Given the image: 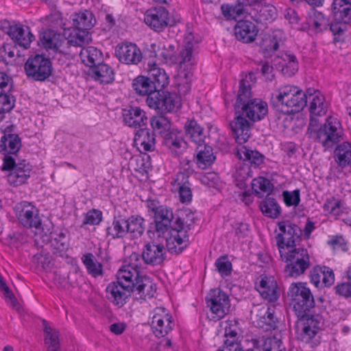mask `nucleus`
Returning a JSON list of instances; mask_svg holds the SVG:
<instances>
[{
  "label": "nucleus",
  "instance_id": "obj_53",
  "mask_svg": "<svg viewBox=\"0 0 351 351\" xmlns=\"http://www.w3.org/2000/svg\"><path fill=\"white\" fill-rule=\"evenodd\" d=\"M252 188L256 195L269 194L273 191L274 185L268 179L259 177L252 180Z\"/></svg>",
  "mask_w": 351,
  "mask_h": 351
},
{
  "label": "nucleus",
  "instance_id": "obj_16",
  "mask_svg": "<svg viewBox=\"0 0 351 351\" xmlns=\"http://www.w3.org/2000/svg\"><path fill=\"white\" fill-rule=\"evenodd\" d=\"M16 216L25 228H38L41 225L38 210L28 202H22L16 206Z\"/></svg>",
  "mask_w": 351,
  "mask_h": 351
},
{
  "label": "nucleus",
  "instance_id": "obj_4",
  "mask_svg": "<svg viewBox=\"0 0 351 351\" xmlns=\"http://www.w3.org/2000/svg\"><path fill=\"white\" fill-rule=\"evenodd\" d=\"M136 265L123 266L117 273V281L106 287L107 298L119 308L122 307L132 293V278L138 276Z\"/></svg>",
  "mask_w": 351,
  "mask_h": 351
},
{
  "label": "nucleus",
  "instance_id": "obj_46",
  "mask_svg": "<svg viewBox=\"0 0 351 351\" xmlns=\"http://www.w3.org/2000/svg\"><path fill=\"white\" fill-rule=\"evenodd\" d=\"M126 219L128 233L132 237L138 238L143 235L145 231V219L142 217L132 215Z\"/></svg>",
  "mask_w": 351,
  "mask_h": 351
},
{
  "label": "nucleus",
  "instance_id": "obj_45",
  "mask_svg": "<svg viewBox=\"0 0 351 351\" xmlns=\"http://www.w3.org/2000/svg\"><path fill=\"white\" fill-rule=\"evenodd\" d=\"M60 35L53 29L44 31L40 37L42 46L47 49H57L60 46Z\"/></svg>",
  "mask_w": 351,
  "mask_h": 351
},
{
  "label": "nucleus",
  "instance_id": "obj_51",
  "mask_svg": "<svg viewBox=\"0 0 351 351\" xmlns=\"http://www.w3.org/2000/svg\"><path fill=\"white\" fill-rule=\"evenodd\" d=\"M178 134H180V132L177 131V156H178V154H179L178 151V149H180V153L181 154L184 155V157H182L180 159V169H182L183 170L182 172H184V167H186V164L187 162V160H186V158H187L188 160H189V168L192 172L193 170L191 169V160L190 159L191 154L188 151V143L184 138H182L181 136H178Z\"/></svg>",
  "mask_w": 351,
  "mask_h": 351
},
{
  "label": "nucleus",
  "instance_id": "obj_23",
  "mask_svg": "<svg viewBox=\"0 0 351 351\" xmlns=\"http://www.w3.org/2000/svg\"><path fill=\"white\" fill-rule=\"evenodd\" d=\"M141 256L145 264L152 266L159 265L165 260L164 245L155 241L147 242L144 245Z\"/></svg>",
  "mask_w": 351,
  "mask_h": 351
},
{
  "label": "nucleus",
  "instance_id": "obj_6",
  "mask_svg": "<svg viewBox=\"0 0 351 351\" xmlns=\"http://www.w3.org/2000/svg\"><path fill=\"white\" fill-rule=\"evenodd\" d=\"M280 258L285 263V273L290 277L297 278L310 268L311 265L308 250L304 247H293L280 252Z\"/></svg>",
  "mask_w": 351,
  "mask_h": 351
},
{
  "label": "nucleus",
  "instance_id": "obj_64",
  "mask_svg": "<svg viewBox=\"0 0 351 351\" xmlns=\"http://www.w3.org/2000/svg\"><path fill=\"white\" fill-rule=\"evenodd\" d=\"M327 243L335 250H348L347 242L342 236L335 235L330 237Z\"/></svg>",
  "mask_w": 351,
  "mask_h": 351
},
{
  "label": "nucleus",
  "instance_id": "obj_39",
  "mask_svg": "<svg viewBox=\"0 0 351 351\" xmlns=\"http://www.w3.org/2000/svg\"><path fill=\"white\" fill-rule=\"evenodd\" d=\"M307 23L309 26L319 32L326 30L329 26V20L324 14L314 8L308 12Z\"/></svg>",
  "mask_w": 351,
  "mask_h": 351
},
{
  "label": "nucleus",
  "instance_id": "obj_43",
  "mask_svg": "<svg viewBox=\"0 0 351 351\" xmlns=\"http://www.w3.org/2000/svg\"><path fill=\"white\" fill-rule=\"evenodd\" d=\"M260 209L265 216L270 218H277L281 212L276 200L268 196L261 202Z\"/></svg>",
  "mask_w": 351,
  "mask_h": 351
},
{
  "label": "nucleus",
  "instance_id": "obj_61",
  "mask_svg": "<svg viewBox=\"0 0 351 351\" xmlns=\"http://www.w3.org/2000/svg\"><path fill=\"white\" fill-rule=\"evenodd\" d=\"M237 3L234 5L230 4H222L221 10L227 19H234L242 14V9Z\"/></svg>",
  "mask_w": 351,
  "mask_h": 351
},
{
  "label": "nucleus",
  "instance_id": "obj_56",
  "mask_svg": "<svg viewBox=\"0 0 351 351\" xmlns=\"http://www.w3.org/2000/svg\"><path fill=\"white\" fill-rule=\"evenodd\" d=\"M285 64L281 71L285 76L291 77L298 70V63L296 57L293 54H285L284 58Z\"/></svg>",
  "mask_w": 351,
  "mask_h": 351
},
{
  "label": "nucleus",
  "instance_id": "obj_36",
  "mask_svg": "<svg viewBox=\"0 0 351 351\" xmlns=\"http://www.w3.org/2000/svg\"><path fill=\"white\" fill-rule=\"evenodd\" d=\"M82 62L90 67L96 66L102 61V53L96 47L90 46L82 48L80 53Z\"/></svg>",
  "mask_w": 351,
  "mask_h": 351
},
{
  "label": "nucleus",
  "instance_id": "obj_27",
  "mask_svg": "<svg viewBox=\"0 0 351 351\" xmlns=\"http://www.w3.org/2000/svg\"><path fill=\"white\" fill-rule=\"evenodd\" d=\"M258 29L252 21L244 20L237 22L234 27L236 38L243 43H250L255 40Z\"/></svg>",
  "mask_w": 351,
  "mask_h": 351
},
{
  "label": "nucleus",
  "instance_id": "obj_63",
  "mask_svg": "<svg viewBox=\"0 0 351 351\" xmlns=\"http://www.w3.org/2000/svg\"><path fill=\"white\" fill-rule=\"evenodd\" d=\"M284 202L287 206H297L300 202V192L299 189L293 191H285L282 192Z\"/></svg>",
  "mask_w": 351,
  "mask_h": 351
},
{
  "label": "nucleus",
  "instance_id": "obj_29",
  "mask_svg": "<svg viewBox=\"0 0 351 351\" xmlns=\"http://www.w3.org/2000/svg\"><path fill=\"white\" fill-rule=\"evenodd\" d=\"M148 73L156 90L165 89L169 84V77L164 69L156 64H149Z\"/></svg>",
  "mask_w": 351,
  "mask_h": 351
},
{
  "label": "nucleus",
  "instance_id": "obj_5",
  "mask_svg": "<svg viewBox=\"0 0 351 351\" xmlns=\"http://www.w3.org/2000/svg\"><path fill=\"white\" fill-rule=\"evenodd\" d=\"M154 221L149 224L147 234L150 239L156 237L166 241V247L171 253L176 252V228L171 226L174 215L173 210L166 206L153 215Z\"/></svg>",
  "mask_w": 351,
  "mask_h": 351
},
{
  "label": "nucleus",
  "instance_id": "obj_13",
  "mask_svg": "<svg viewBox=\"0 0 351 351\" xmlns=\"http://www.w3.org/2000/svg\"><path fill=\"white\" fill-rule=\"evenodd\" d=\"M280 232L276 235L279 253L280 250L285 251L295 247V241L300 238L301 230L295 224L286 221H280L278 223Z\"/></svg>",
  "mask_w": 351,
  "mask_h": 351
},
{
  "label": "nucleus",
  "instance_id": "obj_24",
  "mask_svg": "<svg viewBox=\"0 0 351 351\" xmlns=\"http://www.w3.org/2000/svg\"><path fill=\"white\" fill-rule=\"evenodd\" d=\"M309 276L312 284L317 288L330 287L335 282L333 270L326 266L317 265L314 267L311 270Z\"/></svg>",
  "mask_w": 351,
  "mask_h": 351
},
{
  "label": "nucleus",
  "instance_id": "obj_57",
  "mask_svg": "<svg viewBox=\"0 0 351 351\" xmlns=\"http://www.w3.org/2000/svg\"><path fill=\"white\" fill-rule=\"evenodd\" d=\"M217 271L223 277L228 276L231 274L232 265L227 256H219L215 263Z\"/></svg>",
  "mask_w": 351,
  "mask_h": 351
},
{
  "label": "nucleus",
  "instance_id": "obj_30",
  "mask_svg": "<svg viewBox=\"0 0 351 351\" xmlns=\"http://www.w3.org/2000/svg\"><path fill=\"white\" fill-rule=\"evenodd\" d=\"M134 142L136 146H141L145 152H152L156 147V134L148 128H142L136 131Z\"/></svg>",
  "mask_w": 351,
  "mask_h": 351
},
{
  "label": "nucleus",
  "instance_id": "obj_18",
  "mask_svg": "<svg viewBox=\"0 0 351 351\" xmlns=\"http://www.w3.org/2000/svg\"><path fill=\"white\" fill-rule=\"evenodd\" d=\"M132 294L136 300H147L152 298L156 291V285L145 276H138L132 278Z\"/></svg>",
  "mask_w": 351,
  "mask_h": 351
},
{
  "label": "nucleus",
  "instance_id": "obj_28",
  "mask_svg": "<svg viewBox=\"0 0 351 351\" xmlns=\"http://www.w3.org/2000/svg\"><path fill=\"white\" fill-rule=\"evenodd\" d=\"M10 132L11 130L8 127L0 141V152L3 154L8 153L17 158L16 152L21 146V139L17 134L9 133Z\"/></svg>",
  "mask_w": 351,
  "mask_h": 351
},
{
  "label": "nucleus",
  "instance_id": "obj_41",
  "mask_svg": "<svg viewBox=\"0 0 351 351\" xmlns=\"http://www.w3.org/2000/svg\"><path fill=\"white\" fill-rule=\"evenodd\" d=\"M185 133L197 145L204 142V129L194 120L187 121L184 125Z\"/></svg>",
  "mask_w": 351,
  "mask_h": 351
},
{
  "label": "nucleus",
  "instance_id": "obj_17",
  "mask_svg": "<svg viewBox=\"0 0 351 351\" xmlns=\"http://www.w3.org/2000/svg\"><path fill=\"white\" fill-rule=\"evenodd\" d=\"M173 320L163 307L156 308L153 311L151 327L156 337H165L173 329Z\"/></svg>",
  "mask_w": 351,
  "mask_h": 351
},
{
  "label": "nucleus",
  "instance_id": "obj_40",
  "mask_svg": "<svg viewBox=\"0 0 351 351\" xmlns=\"http://www.w3.org/2000/svg\"><path fill=\"white\" fill-rule=\"evenodd\" d=\"M95 23L93 14L88 10L76 13L73 17V24L79 29L87 31L94 26Z\"/></svg>",
  "mask_w": 351,
  "mask_h": 351
},
{
  "label": "nucleus",
  "instance_id": "obj_14",
  "mask_svg": "<svg viewBox=\"0 0 351 351\" xmlns=\"http://www.w3.org/2000/svg\"><path fill=\"white\" fill-rule=\"evenodd\" d=\"M147 106L161 114L172 112L175 107V98L168 91L153 90L146 99Z\"/></svg>",
  "mask_w": 351,
  "mask_h": 351
},
{
  "label": "nucleus",
  "instance_id": "obj_10",
  "mask_svg": "<svg viewBox=\"0 0 351 351\" xmlns=\"http://www.w3.org/2000/svg\"><path fill=\"white\" fill-rule=\"evenodd\" d=\"M207 307L211 312L210 319L219 321L228 314L230 308L229 295L221 289L216 288L210 291L206 297Z\"/></svg>",
  "mask_w": 351,
  "mask_h": 351
},
{
  "label": "nucleus",
  "instance_id": "obj_52",
  "mask_svg": "<svg viewBox=\"0 0 351 351\" xmlns=\"http://www.w3.org/2000/svg\"><path fill=\"white\" fill-rule=\"evenodd\" d=\"M82 262L89 274L96 277L102 274V265L97 261L91 253H87L82 257Z\"/></svg>",
  "mask_w": 351,
  "mask_h": 351
},
{
  "label": "nucleus",
  "instance_id": "obj_3",
  "mask_svg": "<svg viewBox=\"0 0 351 351\" xmlns=\"http://www.w3.org/2000/svg\"><path fill=\"white\" fill-rule=\"evenodd\" d=\"M307 96L298 86L286 84L278 87L271 96V104L285 114L300 112L306 106Z\"/></svg>",
  "mask_w": 351,
  "mask_h": 351
},
{
  "label": "nucleus",
  "instance_id": "obj_19",
  "mask_svg": "<svg viewBox=\"0 0 351 351\" xmlns=\"http://www.w3.org/2000/svg\"><path fill=\"white\" fill-rule=\"evenodd\" d=\"M169 12L162 8H153L147 10L144 14V22L152 29L161 32L168 25Z\"/></svg>",
  "mask_w": 351,
  "mask_h": 351
},
{
  "label": "nucleus",
  "instance_id": "obj_11",
  "mask_svg": "<svg viewBox=\"0 0 351 351\" xmlns=\"http://www.w3.org/2000/svg\"><path fill=\"white\" fill-rule=\"evenodd\" d=\"M342 135V128L337 118L328 117L317 132L319 142L325 147L330 148L337 144Z\"/></svg>",
  "mask_w": 351,
  "mask_h": 351
},
{
  "label": "nucleus",
  "instance_id": "obj_26",
  "mask_svg": "<svg viewBox=\"0 0 351 351\" xmlns=\"http://www.w3.org/2000/svg\"><path fill=\"white\" fill-rule=\"evenodd\" d=\"M122 117L125 125L131 128H140L146 125V112L139 107H128L122 110Z\"/></svg>",
  "mask_w": 351,
  "mask_h": 351
},
{
  "label": "nucleus",
  "instance_id": "obj_60",
  "mask_svg": "<svg viewBox=\"0 0 351 351\" xmlns=\"http://www.w3.org/2000/svg\"><path fill=\"white\" fill-rule=\"evenodd\" d=\"M150 124L154 130H158L162 134L169 130L171 127L170 120L165 116L153 117L150 119Z\"/></svg>",
  "mask_w": 351,
  "mask_h": 351
},
{
  "label": "nucleus",
  "instance_id": "obj_42",
  "mask_svg": "<svg viewBox=\"0 0 351 351\" xmlns=\"http://www.w3.org/2000/svg\"><path fill=\"white\" fill-rule=\"evenodd\" d=\"M44 325L45 343L47 345L48 351H60L59 332L56 329L49 326L46 320L43 321Z\"/></svg>",
  "mask_w": 351,
  "mask_h": 351
},
{
  "label": "nucleus",
  "instance_id": "obj_1",
  "mask_svg": "<svg viewBox=\"0 0 351 351\" xmlns=\"http://www.w3.org/2000/svg\"><path fill=\"white\" fill-rule=\"evenodd\" d=\"M235 120L230 124L235 135L236 141L242 144L250 136V121L256 122L262 120L267 114V104L261 99H253L243 104L235 110Z\"/></svg>",
  "mask_w": 351,
  "mask_h": 351
},
{
  "label": "nucleus",
  "instance_id": "obj_20",
  "mask_svg": "<svg viewBox=\"0 0 351 351\" xmlns=\"http://www.w3.org/2000/svg\"><path fill=\"white\" fill-rule=\"evenodd\" d=\"M115 53L121 62L127 64H137L142 60L140 49L132 43H123L117 45Z\"/></svg>",
  "mask_w": 351,
  "mask_h": 351
},
{
  "label": "nucleus",
  "instance_id": "obj_49",
  "mask_svg": "<svg viewBox=\"0 0 351 351\" xmlns=\"http://www.w3.org/2000/svg\"><path fill=\"white\" fill-rule=\"evenodd\" d=\"M252 93L251 88L248 81L242 80L239 82V89L238 91L237 98L235 103V110L239 109L243 104L247 102L251 99Z\"/></svg>",
  "mask_w": 351,
  "mask_h": 351
},
{
  "label": "nucleus",
  "instance_id": "obj_7",
  "mask_svg": "<svg viewBox=\"0 0 351 351\" xmlns=\"http://www.w3.org/2000/svg\"><path fill=\"white\" fill-rule=\"evenodd\" d=\"M287 296L296 315H302L315 309L313 295L306 283H291Z\"/></svg>",
  "mask_w": 351,
  "mask_h": 351
},
{
  "label": "nucleus",
  "instance_id": "obj_38",
  "mask_svg": "<svg viewBox=\"0 0 351 351\" xmlns=\"http://www.w3.org/2000/svg\"><path fill=\"white\" fill-rule=\"evenodd\" d=\"M51 246L53 253L63 256L64 252L69 249V241L66 234L62 231L51 233Z\"/></svg>",
  "mask_w": 351,
  "mask_h": 351
},
{
  "label": "nucleus",
  "instance_id": "obj_47",
  "mask_svg": "<svg viewBox=\"0 0 351 351\" xmlns=\"http://www.w3.org/2000/svg\"><path fill=\"white\" fill-rule=\"evenodd\" d=\"M308 93L310 97H312L309 107L311 113L317 116L324 114L327 110V105L324 101V96L319 93L312 95L311 90H308Z\"/></svg>",
  "mask_w": 351,
  "mask_h": 351
},
{
  "label": "nucleus",
  "instance_id": "obj_34",
  "mask_svg": "<svg viewBox=\"0 0 351 351\" xmlns=\"http://www.w3.org/2000/svg\"><path fill=\"white\" fill-rule=\"evenodd\" d=\"M275 309L274 306H269L263 311L261 310L257 315V326L265 331L275 329L277 326V318L274 315Z\"/></svg>",
  "mask_w": 351,
  "mask_h": 351
},
{
  "label": "nucleus",
  "instance_id": "obj_59",
  "mask_svg": "<svg viewBox=\"0 0 351 351\" xmlns=\"http://www.w3.org/2000/svg\"><path fill=\"white\" fill-rule=\"evenodd\" d=\"M252 177V171L249 164L244 163L240 166L235 172L236 181L241 183H237V186L240 188L245 186L244 181Z\"/></svg>",
  "mask_w": 351,
  "mask_h": 351
},
{
  "label": "nucleus",
  "instance_id": "obj_33",
  "mask_svg": "<svg viewBox=\"0 0 351 351\" xmlns=\"http://www.w3.org/2000/svg\"><path fill=\"white\" fill-rule=\"evenodd\" d=\"M196 163L197 166L205 169L211 165L215 160V156L213 154V150L211 146L204 144L199 143L197 145L196 148Z\"/></svg>",
  "mask_w": 351,
  "mask_h": 351
},
{
  "label": "nucleus",
  "instance_id": "obj_15",
  "mask_svg": "<svg viewBox=\"0 0 351 351\" xmlns=\"http://www.w3.org/2000/svg\"><path fill=\"white\" fill-rule=\"evenodd\" d=\"M184 212H180L177 217V245H179L177 250V254L186 249L189 244V235L188 231L191 230V226L194 223V215L187 209Z\"/></svg>",
  "mask_w": 351,
  "mask_h": 351
},
{
  "label": "nucleus",
  "instance_id": "obj_8",
  "mask_svg": "<svg viewBox=\"0 0 351 351\" xmlns=\"http://www.w3.org/2000/svg\"><path fill=\"white\" fill-rule=\"evenodd\" d=\"M2 171H11L8 176V182L13 186L24 184L31 176L33 169L29 162L11 156H5L3 159Z\"/></svg>",
  "mask_w": 351,
  "mask_h": 351
},
{
  "label": "nucleus",
  "instance_id": "obj_32",
  "mask_svg": "<svg viewBox=\"0 0 351 351\" xmlns=\"http://www.w3.org/2000/svg\"><path fill=\"white\" fill-rule=\"evenodd\" d=\"M89 73L92 77L100 84H108L114 80L113 69L108 64L101 62L90 69Z\"/></svg>",
  "mask_w": 351,
  "mask_h": 351
},
{
  "label": "nucleus",
  "instance_id": "obj_62",
  "mask_svg": "<svg viewBox=\"0 0 351 351\" xmlns=\"http://www.w3.org/2000/svg\"><path fill=\"white\" fill-rule=\"evenodd\" d=\"M0 115L10 112L14 107L15 99L9 94H2L0 92Z\"/></svg>",
  "mask_w": 351,
  "mask_h": 351
},
{
  "label": "nucleus",
  "instance_id": "obj_21",
  "mask_svg": "<svg viewBox=\"0 0 351 351\" xmlns=\"http://www.w3.org/2000/svg\"><path fill=\"white\" fill-rule=\"evenodd\" d=\"M186 160L187 162L186 167H184V172H179L177 174V185H178L177 191L179 194L180 202L184 204H189L192 201L193 192L191 184L189 180L191 170L189 168V160L187 158Z\"/></svg>",
  "mask_w": 351,
  "mask_h": 351
},
{
  "label": "nucleus",
  "instance_id": "obj_2",
  "mask_svg": "<svg viewBox=\"0 0 351 351\" xmlns=\"http://www.w3.org/2000/svg\"><path fill=\"white\" fill-rule=\"evenodd\" d=\"M201 41L198 34H194L193 25L187 23L183 39V49L180 53L181 60L179 62L180 69L177 74V89L179 97H185L191 90L192 77L191 62L193 49Z\"/></svg>",
  "mask_w": 351,
  "mask_h": 351
},
{
  "label": "nucleus",
  "instance_id": "obj_22",
  "mask_svg": "<svg viewBox=\"0 0 351 351\" xmlns=\"http://www.w3.org/2000/svg\"><path fill=\"white\" fill-rule=\"evenodd\" d=\"M256 289L261 297L269 302L278 300L280 295L278 283L272 276H261Z\"/></svg>",
  "mask_w": 351,
  "mask_h": 351
},
{
  "label": "nucleus",
  "instance_id": "obj_12",
  "mask_svg": "<svg viewBox=\"0 0 351 351\" xmlns=\"http://www.w3.org/2000/svg\"><path fill=\"white\" fill-rule=\"evenodd\" d=\"M25 71L28 77L43 82L52 73L51 62L49 58L43 55L29 57L25 64Z\"/></svg>",
  "mask_w": 351,
  "mask_h": 351
},
{
  "label": "nucleus",
  "instance_id": "obj_54",
  "mask_svg": "<svg viewBox=\"0 0 351 351\" xmlns=\"http://www.w3.org/2000/svg\"><path fill=\"white\" fill-rule=\"evenodd\" d=\"M258 8H256L258 11V19L261 22H271L273 21L276 16L277 12L276 8L270 4L260 5H257Z\"/></svg>",
  "mask_w": 351,
  "mask_h": 351
},
{
  "label": "nucleus",
  "instance_id": "obj_48",
  "mask_svg": "<svg viewBox=\"0 0 351 351\" xmlns=\"http://www.w3.org/2000/svg\"><path fill=\"white\" fill-rule=\"evenodd\" d=\"M132 86L136 93L140 95H148L153 90V84L149 77L138 76L135 78L132 83Z\"/></svg>",
  "mask_w": 351,
  "mask_h": 351
},
{
  "label": "nucleus",
  "instance_id": "obj_25",
  "mask_svg": "<svg viewBox=\"0 0 351 351\" xmlns=\"http://www.w3.org/2000/svg\"><path fill=\"white\" fill-rule=\"evenodd\" d=\"M8 34L16 45L24 49L29 48L31 43L34 39V36L32 34L29 27H24L21 24L10 26Z\"/></svg>",
  "mask_w": 351,
  "mask_h": 351
},
{
  "label": "nucleus",
  "instance_id": "obj_9",
  "mask_svg": "<svg viewBox=\"0 0 351 351\" xmlns=\"http://www.w3.org/2000/svg\"><path fill=\"white\" fill-rule=\"evenodd\" d=\"M297 316L298 317L297 328L301 339L308 342L321 330L323 318L319 313H316L315 309L302 315H297Z\"/></svg>",
  "mask_w": 351,
  "mask_h": 351
},
{
  "label": "nucleus",
  "instance_id": "obj_44",
  "mask_svg": "<svg viewBox=\"0 0 351 351\" xmlns=\"http://www.w3.org/2000/svg\"><path fill=\"white\" fill-rule=\"evenodd\" d=\"M335 159L341 167L351 164V143L343 142L339 145L335 151Z\"/></svg>",
  "mask_w": 351,
  "mask_h": 351
},
{
  "label": "nucleus",
  "instance_id": "obj_58",
  "mask_svg": "<svg viewBox=\"0 0 351 351\" xmlns=\"http://www.w3.org/2000/svg\"><path fill=\"white\" fill-rule=\"evenodd\" d=\"M262 351H286L280 339L276 337H269L263 339Z\"/></svg>",
  "mask_w": 351,
  "mask_h": 351
},
{
  "label": "nucleus",
  "instance_id": "obj_50",
  "mask_svg": "<svg viewBox=\"0 0 351 351\" xmlns=\"http://www.w3.org/2000/svg\"><path fill=\"white\" fill-rule=\"evenodd\" d=\"M325 213L332 216H339L343 213L342 201L334 197L326 199L323 205Z\"/></svg>",
  "mask_w": 351,
  "mask_h": 351
},
{
  "label": "nucleus",
  "instance_id": "obj_31",
  "mask_svg": "<svg viewBox=\"0 0 351 351\" xmlns=\"http://www.w3.org/2000/svg\"><path fill=\"white\" fill-rule=\"evenodd\" d=\"M332 8L334 21L339 23L351 22V0H334Z\"/></svg>",
  "mask_w": 351,
  "mask_h": 351
},
{
  "label": "nucleus",
  "instance_id": "obj_55",
  "mask_svg": "<svg viewBox=\"0 0 351 351\" xmlns=\"http://www.w3.org/2000/svg\"><path fill=\"white\" fill-rule=\"evenodd\" d=\"M89 34L87 31L75 28L67 37L68 43L73 46L82 47L88 42Z\"/></svg>",
  "mask_w": 351,
  "mask_h": 351
},
{
  "label": "nucleus",
  "instance_id": "obj_35",
  "mask_svg": "<svg viewBox=\"0 0 351 351\" xmlns=\"http://www.w3.org/2000/svg\"><path fill=\"white\" fill-rule=\"evenodd\" d=\"M237 156L244 162H247L254 167H259L264 161V156L256 150H252L246 146H241L237 152Z\"/></svg>",
  "mask_w": 351,
  "mask_h": 351
},
{
  "label": "nucleus",
  "instance_id": "obj_37",
  "mask_svg": "<svg viewBox=\"0 0 351 351\" xmlns=\"http://www.w3.org/2000/svg\"><path fill=\"white\" fill-rule=\"evenodd\" d=\"M127 219L121 216L113 219L111 226L106 229L107 234L113 239L123 238L128 234Z\"/></svg>",
  "mask_w": 351,
  "mask_h": 351
}]
</instances>
